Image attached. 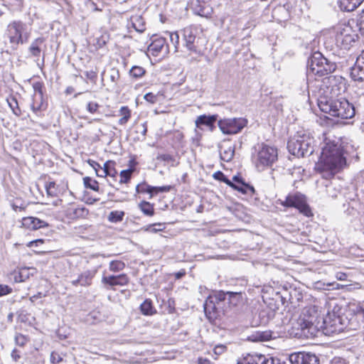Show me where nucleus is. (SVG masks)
<instances>
[{"label": "nucleus", "mask_w": 364, "mask_h": 364, "mask_svg": "<svg viewBox=\"0 0 364 364\" xmlns=\"http://www.w3.org/2000/svg\"><path fill=\"white\" fill-rule=\"evenodd\" d=\"M255 166L259 171L271 166L277 159L276 148L261 144L255 147V153L252 156Z\"/></svg>", "instance_id": "obj_7"}, {"label": "nucleus", "mask_w": 364, "mask_h": 364, "mask_svg": "<svg viewBox=\"0 0 364 364\" xmlns=\"http://www.w3.org/2000/svg\"><path fill=\"white\" fill-rule=\"evenodd\" d=\"M357 26L359 28V31L362 36H364V11L363 12L362 15L360 16L359 21L357 23Z\"/></svg>", "instance_id": "obj_51"}, {"label": "nucleus", "mask_w": 364, "mask_h": 364, "mask_svg": "<svg viewBox=\"0 0 364 364\" xmlns=\"http://www.w3.org/2000/svg\"><path fill=\"white\" fill-rule=\"evenodd\" d=\"M217 119V114H213L209 116H207L205 114L200 115L197 117L196 120V125L198 128H200L201 126L203 125H205L208 127H213Z\"/></svg>", "instance_id": "obj_20"}, {"label": "nucleus", "mask_w": 364, "mask_h": 364, "mask_svg": "<svg viewBox=\"0 0 364 364\" xmlns=\"http://www.w3.org/2000/svg\"><path fill=\"white\" fill-rule=\"evenodd\" d=\"M350 77L354 81L364 80V50L357 57L355 63L351 68Z\"/></svg>", "instance_id": "obj_14"}, {"label": "nucleus", "mask_w": 364, "mask_h": 364, "mask_svg": "<svg viewBox=\"0 0 364 364\" xmlns=\"http://www.w3.org/2000/svg\"><path fill=\"white\" fill-rule=\"evenodd\" d=\"M131 23L136 31L143 33L145 31V23L141 16L137 15L132 16Z\"/></svg>", "instance_id": "obj_25"}, {"label": "nucleus", "mask_w": 364, "mask_h": 364, "mask_svg": "<svg viewBox=\"0 0 364 364\" xmlns=\"http://www.w3.org/2000/svg\"><path fill=\"white\" fill-rule=\"evenodd\" d=\"M11 206L15 211H18L24 210L26 205L23 201L16 199L12 203Z\"/></svg>", "instance_id": "obj_44"}, {"label": "nucleus", "mask_w": 364, "mask_h": 364, "mask_svg": "<svg viewBox=\"0 0 364 364\" xmlns=\"http://www.w3.org/2000/svg\"><path fill=\"white\" fill-rule=\"evenodd\" d=\"M336 68V63L328 60L320 52L313 53L307 62L308 75L323 76L333 72Z\"/></svg>", "instance_id": "obj_5"}, {"label": "nucleus", "mask_w": 364, "mask_h": 364, "mask_svg": "<svg viewBox=\"0 0 364 364\" xmlns=\"http://www.w3.org/2000/svg\"><path fill=\"white\" fill-rule=\"evenodd\" d=\"M23 227L30 230H37L48 226L46 221L35 217H26L22 219Z\"/></svg>", "instance_id": "obj_19"}, {"label": "nucleus", "mask_w": 364, "mask_h": 364, "mask_svg": "<svg viewBox=\"0 0 364 364\" xmlns=\"http://www.w3.org/2000/svg\"><path fill=\"white\" fill-rule=\"evenodd\" d=\"M237 364H279V360L264 355L248 354L238 360Z\"/></svg>", "instance_id": "obj_12"}, {"label": "nucleus", "mask_w": 364, "mask_h": 364, "mask_svg": "<svg viewBox=\"0 0 364 364\" xmlns=\"http://www.w3.org/2000/svg\"><path fill=\"white\" fill-rule=\"evenodd\" d=\"M24 337L23 336H18L16 337V341L18 344L20 346L24 345Z\"/></svg>", "instance_id": "obj_59"}, {"label": "nucleus", "mask_w": 364, "mask_h": 364, "mask_svg": "<svg viewBox=\"0 0 364 364\" xmlns=\"http://www.w3.org/2000/svg\"><path fill=\"white\" fill-rule=\"evenodd\" d=\"M166 42V41L164 38H157L154 39L148 47L149 52H150L153 55L157 56L164 49Z\"/></svg>", "instance_id": "obj_21"}, {"label": "nucleus", "mask_w": 364, "mask_h": 364, "mask_svg": "<svg viewBox=\"0 0 364 364\" xmlns=\"http://www.w3.org/2000/svg\"><path fill=\"white\" fill-rule=\"evenodd\" d=\"M346 164L343 156V150L339 141L326 139L321 152L316 164V169L320 172H326L328 176H333Z\"/></svg>", "instance_id": "obj_3"}, {"label": "nucleus", "mask_w": 364, "mask_h": 364, "mask_svg": "<svg viewBox=\"0 0 364 364\" xmlns=\"http://www.w3.org/2000/svg\"><path fill=\"white\" fill-rule=\"evenodd\" d=\"M227 303V294L220 291L210 295L205 300L203 307L204 311L210 320L215 319L220 314L225 311Z\"/></svg>", "instance_id": "obj_6"}, {"label": "nucleus", "mask_w": 364, "mask_h": 364, "mask_svg": "<svg viewBox=\"0 0 364 364\" xmlns=\"http://www.w3.org/2000/svg\"><path fill=\"white\" fill-rule=\"evenodd\" d=\"M45 41L44 38L39 37L32 41L31 46L28 48L30 54L35 58H38L41 53V46L43 45Z\"/></svg>", "instance_id": "obj_22"}, {"label": "nucleus", "mask_w": 364, "mask_h": 364, "mask_svg": "<svg viewBox=\"0 0 364 364\" xmlns=\"http://www.w3.org/2000/svg\"><path fill=\"white\" fill-rule=\"evenodd\" d=\"M146 70L141 66L134 65L129 70V75L134 79H139L144 75Z\"/></svg>", "instance_id": "obj_33"}, {"label": "nucleus", "mask_w": 364, "mask_h": 364, "mask_svg": "<svg viewBox=\"0 0 364 364\" xmlns=\"http://www.w3.org/2000/svg\"><path fill=\"white\" fill-rule=\"evenodd\" d=\"M349 321L342 313V309L336 306L325 317L320 316L314 306L306 307L293 324V328L299 331L300 336L314 337L318 331L326 335L339 333L348 326Z\"/></svg>", "instance_id": "obj_2"}, {"label": "nucleus", "mask_w": 364, "mask_h": 364, "mask_svg": "<svg viewBox=\"0 0 364 364\" xmlns=\"http://www.w3.org/2000/svg\"><path fill=\"white\" fill-rule=\"evenodd\" d=\"M213 178L216 180L223 181L227 185H230L231 181H230L222 171H216L213 175Z\"/></svg>", "instance_id": "obj_42"}, {"label": "nucleus", "mask_w": 364, "mask_h": 364, "mask_svg": "<svg viewBox=\"0 0 364 364\" xmlns=\"http://www.w3.org/2000/svg\"><path fill=\"white\" fill-rule=\"evenodd\" d=\"M247 124L243 117L223 118L218 121V125L223 134L232 135L240 133Z\"/></svg>", "instance_id": "obj_10"}, {"label": "nucleus", "mask_w": 364, "mask_h": 364, "mask_svg": "<svg viewBox=\"0 0 364 364\" xmlns=\"http://www.w3.org/2000/svg\"><path fill=\"white\" fill-rule=\"evenodd\" d=\"M43 243H44V240H43L38 239V240H35L29 242L27 244V246L29 247H33L34 246H38L39 245H41V244H43Z\"/></svg>", "instance_id": "obj_54"}, {"label": "nucleus", "mask_w": 364, "mask_h": 364, "mask_svg": "<svg viewBox=\"0 0 364 364\" xmlns=\"http://www.w3.org/2000/svg\"><path fill=\"white\" fill-rule=\"evenodd\" d=\"M114 162L112 161H107L104 164L103 166V174L114 177L117 174V171L114 167Z\"/></svg>", "instance_id": "obj_29"}, {"label": "nucleus", "mask_w": 364, "mask_h": 364, "mask_svg": "<svg viewBox=\"0 0 364 364\" xmlns=\"http://www.w3.org/2000/svg\"><path fill=\"white\" fill-rule=\"evenodd\" d=\"M33 87L34 90L33 97L39 98V100H41L43 97L42 85L37 82L33 84Z\"/></svg>", "instance_id": "obj_43"}, {"label": "nucleus", "mask_w": 364, "mask_h": 364, "mask_svg": "<svg viewBox=\"0 0 364 364\" xmlns=\"http://www.w3.org/2000/svg\"><path fill=\"white\" fill-rule=\"evenodd\" d=\"M152 188H153V194H157L159 193L168 192L172 188V187L171 186H152Z\"/></svg>", "instance_id": "obj_45"}, {"label": "nucleus", "mask_w": 364, "mask_h": 364, "mask_svg": "<svg viewBox=\"0 0 364 364\" xmlns=\"http://www.w3.org/2000/svg\"><path fill=\"white\" fill-rule=\"evenodd\" d=\"M73 213L76 217H83L87 214L88 211L85 208H77Z\"/></svg>", "instance_id": "obj_49"}, {"label": "nucleus", "mask_w": 364, "mask_h": 364, "mask_svg": "<svg viewBox=\"0 0 364 364\" xmlns=\"http://www.w3.org/2000/svg\"><path fill=\"white\" fill-rule=\"evenodd\" d=\"M63 360L61 355L56 352H52L50 355V362L53 364H58Z\"/></svg>", "instance_id": "obj_48"}, {"label": "nucleus", "mask_w": 364, "mask_h": 364, "mask_svg": "<svg viewBox=\"0 0 364 364\" xmlns=\"http://www.w3.org/2000/svg\"><path fill=\"white\" fill-rule=\"evenodd\" d=\"M232 188L241 192L242 193H247V190H250L252 191H254V188L252 186H250L248 184L245 183V182H241V183L236 184L231 181L230 185H229Z\"/></svg>", "instance_id": "obj_32"}, {"label": "nucleus", "mask_w": 364, "mask_h": 364, "mask_svg": "<svg viewBox=\"0 0 364 364\" xmlns=\"http://www.w3.org/2000/svg\"><path fill=\"white\" fill-rule=\"evenodd\" d=\"M136 191L137 193H148L151 195L150 198L153 196L152 186L146 184V183L138 184L136 187Z\"/></svg>", "instance_id": "obj_38"}, {"label": "nucleus", "mask_w": 364, "mask_h": 364, "mask_svg": "<svg viewBox=\"0 0 364 364\" xmlns=\"http://www.w3.org/2000/svg\"><path fill=\"white\" fill-rule=\"evenodd\" d=\"M8 37L14 49L26 43L31 36V28L21 21H13L7 27Z\"/></svg>", "instance_id": "obj_8"}, {"label": "nucleus", "mask_w": 364, "mask_h": 364, "mask_svg": "<svg viewBox=\"0 0 364 364\" xmlns=\"http://www.w3.org/2000/svg\"><path fill=\"white\" fill-rule=\"evenodd\" d=\"M198 364H210V361L208 358H199L198 360Z\"/></svg>", "instance_id": "obj_60"}, {"label": "nucleus", "mask_w": 364, "mask_h": 364, "mask_svg": "<svg viewBox=\"0 0 364 364\" xmlns=\"http://www.w3.org/2000/svg\"><path fill=\"white\" fill-rule=\"evenodd\" d=\"M85 76L90 80L92 81H95L96 78H97V73L95 71H93V70H89V71H86L85 73Z\"/></svg>", "instance_id": "obj_53"}, {"label": "nucleus", "mask_w": 364, "mask_h": 364, "mask_svg": "<svg viewBox=\"0 0 364 364\" xmlns=\"http://www.w3.org/2000/svg\"><path fill=\"white\" fill-rule=\"evenodd\" d=\"M84 185L86 188L93 190L95 191H99L98 182L92 179L90 177H85L83 178Z\"/></svg>", "instance_id": "obj_35"}, {"label": "nucleus", "mask_w": 364, "mask_h": 364, "mask_svg": "<svg viewBox=\"0 0 364 364\" xmlns=\"http://www.w3.org/2000/svg\"><path fill=\"white\" fill-rule=\"evenodd\" d=\"M125 267V264L121 260H113L109 263V270L117 272L122 270Z\"/></svg>", "instance_id": "obj_39"}, {"label": "nucleus", "mask_w": 364, "mask_h": 364, "mask_svg": "<svg viewBox=\"0 0 364 364\" xmlns=\"http://www.w3.org/2000/svg\"><path fill=\"white\" fill-rule=\"evenodd\" d=\"M11 358L14 361H18V360L21 358L18 350L16 349L13 350L11 353Z\"/></svg>", "instance_id": "obj_56"}, {"label": "nucleus", "mask_w": 364, "mask_h": 364, "mask_svg": "<svg viewBox=\"0 0 364 364\" xmlns=\"http://www.w3.org/2000/svg\"><path fill=\"white\" fill-rule=\"evenodd\" d=\"M124 212L122 210H113L108 215V220L111 223H119L123 220Z\"/></svg>", "instance_id": "obj_31"}, {"label": "nucleus", "mask_w": 364, "mask_h": 364, "mask_svg": "<svg viewBox=\"0 0 364 364\" xmlns=\"http://www.w3.org/2000/svg\"><path fill=\"white\" fill-rule=\"evenodd\" d=\"M144 100L150 103H155L156 101V96L151 92L146 93L144 97Z\"/></svg>", "instance_id": "obj_52"}, {"label": "nucleus", "mask_w": 364, "mask_h": 364, "mask_svg": "<svg viewBox=\"0 0 364 364\" xmlns=\"http://www.w3.org/2000/svg\"><path fill=\"white\" fill-rule=\"evenodd\" d=\"M314 139L309 134H298L287 143L289 151L298 157L310 156L314 152Z\"/></svg>", "instance_id": "obj_4"}, {"label": "nucleus", "mask_w": 364, "mask_h": 364, "mask_svg": "<svg viewBox=\"0 0 364 364\" xmlns=\"http://www.w3.org/2000/svg\"><path fill=\"white\" fill-rule=\"evenodd\" d=\"M186 274L185 269H181L179 272L175 273V277L176 279H180Z\"/></svg>", "instance_id": "obj_58"}, {"label": "nucleus", "mask_w": 364, "mask_h": 364, "mask_svg": "<svg viewBox=\"0 0 364 364\" xmlns=\"http://www.w3.org/2000/svg\"><path fill=\"white\" fill-rule=\"evenodd\" d=\"M163 227H164V225L163 224H161V223H159V224H154V225H150L148 228H147V230L151 232H156L158 231H161L163 229Z\"/></svg>", "instance_id": "obj_50"}, {"label": "nucleus", "mask_w": 364, "mask_h": 364, "mask_svg": "<svg viewBox=\"0 0 364 364\" xmlns=\"http://www.w3.org/2000/svg\"><path fill=\"white\" fill-rule=\"evenodd\" d=\"M356 314H360L362 316V317L364 318V309L361 306H357L356 307Z\"/></svg>", "instance_id": "obj_62"}, {"label": "nucleus", "mask_w": 364, "mask_h": 364, "mask_svg": "<svg viewBox=\"0 0 364 364\" xmlns=\"http://www.w3.org/2000/svg\"><path fill=\"white\" fill-rule=\"evenodd\" d=\"M336 278L341 281H345L347 278V274L343 272H338L336 274Z\"/></svg>", "instance_id": "obj_57"}, {"label": "nucleus", "mask_w": 364, "mask_h": 364, "mask_svg": "<svg viewBox=\"0 0 364 364\" xmlns=\"http://www.w3.org/2000/svg\"><path fill=\"white\" fill-rule=\"evenodd\" d=\"M272 338V333L271 331L257 332L255 336L254 341H267Z\"/></svg>", "instance_id": "obj_34"}, {"label": "nucleus", "mask_w": 364, "mask_h": 364, "mask_svg": "<svg viewBox=\"0 0 364 364\" xmlns=\"http://www.w3.org/2000/svg\"><path fill=\"white\" fill-rule=\"evenodd\" d=\"M47 194L50 196H55L57 195V188L55 183L53 181L49 182L46 185Z\"/></svg>", "instance_id": "obj_41"}, {"label": "nucleus", "mask_w": 364, "mask_h": 364, "mask_svg": "<svg viewBox=\"0 0 364 364\" xmlns=\"http://www.w3.org/2000/svg\"><path fill=\"white\" fill-rule=\"evenodd\" d=\"M291 364H319L317 356L311 353L297 352L289 355Z\"/></svg>", "instance_id": "obj_13"}, {"label": "nucleus", "mask_w": 364, "mask_h": 364, "mask_svg": "<svg viewBox=\"0 0 364 364\" xmlns=\"http://www.w3.org/2000/svg\"><path fill=\"white\" fill-rule=\"evenodd\" d=\"M364 0H338L339 7L344 11H353L356 9Z\"/></svg>", "instance_id": "obj_23"}, {"label": "nucleus", "mask_w": 364, "mask_h": 364, "mask_svg": "<svg viewBox=\"0 0 364 364\" xmlns=\"http://www.w3.org/2000/svg\"><path fill=\"white\" fill-rule=\"evenodd\" d=\"M12 292V288L6 284H0V296H4Z\"/></svg>", "instance_id": "obj_46"}, {"label": "nucleus", "mask_w": 364, "mask_h": 364, "mask_svg": "<svg viewBox=\"0 0 364 364\" xmlns=\"http://www.w3.org/2000/svg\"><path fill=\"white\" fill-rule=\"evenodd\" d=\"M102 282L104 284H108L111 287L124 286L128 283L129 279L126 274H121L116 276L111 275L108 277H103L102 279Z\"/></svg>", "instance_id": "obj_17"}, {"label": "nucleus", "mask_w": 364, "mask_h": 364, "mask_svg": "<svg viewBox=\"0 0 364 364\" xmlns=\"http://www.w3.org/2000/svg\"><path fill=\"white\" fill-rule=\"evenodd\" d=\"M97 272V269H87L82 272L76 279L71 281L73 286L88 287L92 284V279Z\"/></svg>", "instance_id": "obj_16"}, {"label": "nucleus", "mask_w": 364, "mask_h": 364, "mask_svg": "<svg viewBox=\"0 0 364 364\" xmlns=\"http://www.w3.org/2000/svg\"><path fill=\"white\" fill-rule=\"evenodd\" d=\"M36 272V269L33 267H21L18 270L14 271V280L15 282H23Z\"/></svg>", "instance_id": "obj_18"}, {"label": "nucleus", "mask_w": 364, "mask_h": 364, "mask_svg": "<svg viewBox=\"0 0 364 364\" xmlns=\"http://www.w3.org/2000/svg\"><path fill=\"white\" fill-rule=\"evenodd\" d=\"M32 109L34 112H38L46 108V105L44 103L43 100H39V98L33 97V103L31 105Z\"/></svg>", "instance_id": "obj_36"}, {"label": "nucleus", "mask_w": 364, "mask_h": 364, "mask_svg": "<svg viewBox=\"0 0 364 364\" xmlns=\"http://www.w3.org/2000/svg\"><path fill=\"white\" fill-rule=\"evenodd\" d=\"M140 309L144 315H153L156 313V309L153 306L152 301L150 299H146L141 304Z\"/></svg>", "instance_id": "obj_26"}, {"label": "nucleus", "mask_w": 364, "mask_h": 364, "mask_svg": "<svg viewBox=\"0 0 364 364\" xmlns=\"http://www.w3.org/2000/svg\"><path fill=\"white\" fill-rule=\"evenodd\" d=\"M233 183H236V184L241 183V182H243L241 177L239 176H235L232 178Z\"/></svg>", "instance_id": "obj_63"}, {"label": "nucleus", "mask_w": 364, "mask_h": 364, "mask_svg": "<svg viewBox=\"0 0 364 364\" xmlns=\"http://www.w3.org/2000/svg\"><path fill=\"white\" fill-rule=\"evenodd\" d=\"M331 34L338 47L347 50L355 41L357 35L349 25L340 24L333 28Z\"/></svg>", "instance_id": "obj_9"}, {"label": "nucleus", "mask_w": 364, "mask_h": 364, "mask_svg": "<svg viewBox=\"0 0 364 364\" xmlns=\"http://www.w3.org/2000/svg\"><path fill=\"white\" fill-rule=\"evenodd\" d=\"M235 154V149L232 146H228L225 149H221L220 155L221 160L229 162L230 161Z\"/></svg>", "instance_id": "obj_28"}, {"label": "nucleus", "mask_w": 364, "mask_h": 364, "mask_svg": "<svg viewBox=\"0 0 364 364\" xmlns=\"http://www.w3.org/2000/svg\"><path fill=\"white\" fill-rule=\"evenodd\" d=\"M96 174L99 177H106L107 175L103 174V167L99 168L98 171H96Z\"/></svg>", "instance_id": "obj_64"}, {"label": "nucleus", "mask_w": 364, "mask_h": 364, "mask_svg": "<svg viewBox=\"0 0 364 364\" xmlns=\"http://www.w3.org/2000/svg\"><path fill=\"white\" fill-rule=\"evenodd\" d=\"M183 41L184 46L191 52L196 53L197 48L194 43L196 41V29L191 26L185 28L183 31Z\"/></svg>", "instance_id": "obj_15"}, {"label": "nucleus", "mask_w": 364, "mask_h": 364, "mask_svg": "<svg viewBox=\"0 0 364 364\" xmlns=\"http://www.w3.org/2000/svg\"><path fill=\"white\" fill-rule=\"evenodd\" d=\"M346 89V80L344 77L340 75L324 77L318 92L317 105L320 110L341 119L354 117L357 107L341 97Z\"/></svg>", "instance_id": "obj_1"}, {"label": "nucleus", "mask_w": 364, "mask_h": 364, "mask_svg": "<svg viewBox=\"0 0 364 364\" xmlns=\"http://www.w3.org/2000/svg\"><path fill=\"white\" fill-rule=\"evenodd\" d=\"M170 41L175 48V51L178 50L180 36L177 31L168 32Z\"/></svg>", "instance_id": "obj_40"}, {"label": "nucleus", "mask_w": 364, "mask_h": 364, "mask_svg": "<svg viewBox=\"0 0 364 364\" xmlns=\"http://www.w3.org/2000/svg\"><path fill=\"white\" fill-rule=\"evenodd\" d=\"M225 293L227 294V303H228L230 306H235L243 300L242 294L241 292L227 291Z\"/></svg>", "instance_id": "obj_24"}, {"label": "nucleus", "mask_w": 364, "mask_h": 364, "mask_svg": "<svg viewBox=\"0 0 364 364\" xmlns=\"http://www.w3.org/2000/svg\"><path fill=\"white\" fill-rule=\"evenodd\" d=\"M119 112L122 117L119 119L118 124L120 125L127 124L131 117V110L128 107L123 106L120 108Z\"/></svg>", "instance_id": "obj_27"}, {"label": "nucleus", "mask_w": 364, "mask_h": 364, "mask_svg": "<svg viewBox=\"0 0 364 364\" xmlns=\"http://www.w3.org/2000/svg\"><path fill=\"white\" fill-rule=\"evenodd\" d=\"M331 364H346V362L343 359L335 358V359L333 360Z\"/></svg>", "instance_id": "obj_61"}, {"label": "nucleus", "mask_w": 364, "mask_h": 364, "mask_svg": "<svg viewBox=\"0 0 364 364\" xmlns=\"http://www.w3.org/2000/svg\"><path fill=\"white\" fill-rule=\"evenodd\" d=\"M140 210L141 212L148 216H151L154 213V210L153 205H151L149 202L142 201L139 205Z\"/></svg>", "instance_id": "obj_30"}, {"label": "nucleus", "mask_w": 364, "mask_h": 364, "mask_svg": "<svg viewBox=\"0 0 364 364\" xmlns=\"http://www.w3.org/2000/svg\"><path fill=\"white\" fill-rule=\"evenodd\" d=\"M134 168H128L120 172V183H127L131 178Z\"/></svg>", "instance_id": "obj_37"}, {"label": "nucleus", "mask_w": 364, "mask_h": 364, "mask_svg": "<svg viewBox=\"0 0 364 364\" xmlns=\"http://www.w3.org/2000/svg\"><path fill=\"white\" fill-rule=\"evenodd\" d=\"M279 204L284 207H293L297 208L300 213L306 216H309L311 213L309 206L306 203L304 195L300 193H294L289 194L284 200L279 199Z\"/></svg>", "instance_id": "obj_11"}, {"label": "nucleus", "mask_w": 364, "mask_h": 364, "mask_svg": "<svg viewBox=\"0 0 364 364\" xmlns=\"http://www.w3.org/2000/svg\"><path fill=\"white\" fill-rule=\"evenodd\" d=\"M99 105L97 102H90L87 105V110L92 114H94L97 112L99 108Z\"/></svg>", "instance_id": "obj_47"}, {"label": "nucleus", "mask_w": 364, "mask_h": 364, "mask_svg": "<svg viewBox=\"0 0 364 364\" xmlns=\"http://www.w3.org/2000/svg\"><path fill=\"white\" fill-rule=\"evenodd\" d=\"M88 164L95 170V172L98 171L99 168H102V166L97 162L93 160H88Z\"/></svg>", "instance_id": "obj_55"}]
</instances>
